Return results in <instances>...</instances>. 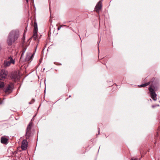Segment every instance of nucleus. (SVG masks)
<instances>
[{
  "label": "nucleus",
  "instance_id": "f257e3e1",
  "mask_svg": "<svg viewBox=\"0 0 160 160\" xmlns=\"http://www.w3.org/2000/svg\"><path fill=\"white\" fill-rule=\"evenodd\" d=\"M19 36V32L18 31L12 30L8 35L7 43L8 46H11L18 39Z\"/></svg>",
  "mask_w": 160,
  "mask_h": 160
},
{
  "label": "nucleus",
  "instance_id": "f03ea898",
  "mask_svg": "<svg viewBox=\"0 0 160 160\" xmlns=\"http://www.w3.org/2000/svg\"><path fill=\"white\" fill-rule=\"evenodd\" d=\"M154 82H152V84L151 85L148 89L150 92V95L154 101L157 100V94L155 92L154 89L155 88V87L154 85Z\"/></svg>",
  "mask_w": 160,
  "mask_h": 160
},
{
  "label": "nucleus",
  "instance_id": "7ed1b4c3",
  "mask_svg": "<svg viewBox=\"0 0 160 160\" xmlns=\"http://www.w3.org/2000/svg\"><path fill=\"white\" fill-rule=\"evenodd\" d=\"M34 29L33 31L32 38L34 40H36L38 35L37 33L38 32V28L37 24L36 22H34Z\"/></svg>",
  "mask_w": 160,
  "mask_h": 160
},
{
  "label": "nucleus",
  "instance_id": "20e7f679",
  "mask_svg": "<svg viewBox=\"0 0 160 160\" xmlns=\"http://www.w3.org/2000/svg\"><path fill=\"white\" fill-rule=\"evenodd\" d=\"M32 125V123L31 122L29 123L28 127H27V129L26 130V138L24 139L23 140H27L28 139L29 137L31 135L30 133V132L31 131V126Z\"/></svg>",
  "mask_w": 160,
  "mask_h": 160
},
{
  "label": "nucleus",
  "instance_id": "39448f33",
  "mask_svg": "<svg viewBox=\"0 0 160 160\" xmlns=\"http://www.w3.org/2000/svg\"><path fill=\"white\" fill-rule=\"evenodd\" d=\"M8 60L10 61H8L5 60L4 61V66L5 67H7L9 66L11 63L14 64L15 63L14 60H13L11 56H10L8 58Z\"/></svg>",
  "mask_w": 160,
  "mask_h": 160
},
{
  "label": "nucleus",
  "instance_id": "423d86ee",
  "mask_svg": "<svg viewBox=\"0 0 160 160\" xmlns=\"http://www.w3.org/2000/svg\"><path fill=\"white\" fill-rule=\"evenodd\" d=\"M102 2L100 1L96 4L94 11L99 13L100 10L102 9Z\"/></svg>",
  "mask_w": 160,
  "mask_h": 160
},
{
  "label": "nucleus",
  "instance_id": "0eeeda50",
  "mask_svg": "<svg viewBox=\"0 0 160 160\" xmlns=\"http://www.w3.org/2000/svg\"><path fill=\"white\" fill-rule=\"evenodd\" d=\"M7 74V72L5 70H1L0 72V80H2L6 78Z\"/></svg>",
  "mask_w": 160,
  "mask_h": 160
},
{
  "label": "nucleus",
  "instance_id": "6e6552de",
  "mask_svg": "<svg viewBox=\"0 0 160 160\" xmlns=\"http://www.w3.org/2000/svg\"><path fill=\"white\" fill-rule=\"evenodd\" d=\"M28 145L27 141H22L21 146L22 149L23 150H26L27 148Z\"/></svg>",
  "mask_w": 160,
  "mask_h": 160
},
{
  "label": "nucleus",
  "instance_id": "1a4fd4ad",
  "mask_svg": "<svg viewBox=\"0 0 160 160\" xmlns=\"http://www.w3.org/2000/svg\"><path fill=\"white\" fill-rule=\"evenodd\" d=\"M4 91L6 93H11L12 91L11 85L8 84L6 88H5L4 89Z\"/></svg>",
  "mask_w": 160,
  "mask_h": 160
},
{
  "label": "nucleus",
  "instance_id": "9d476101",
  "mask_svg": "<svg viewBox=\"0 0 160 160\" xmlns=\"http://www.w3.org/2000/svg\"><path fill=\"white\" fill-rule=\"evenodd\" d=\"M11 77L12 79L15 80L18 79V75H17L16 73L15 74L14 73L12 75Z\"/></svg>",
  "mask_w": 160,
  "mask_h": 160
},
{
  "label": "nucleus",
  "instance_id": "9b49d317",
  "mask_svg": "<svg viewBox=\"0 0 160 160\" xmlns=\"http://www.w3.org/2000/svg\"><path fill=\"white\" fill-rule=\"evenodd\" d=\"M150 82H148L147 83H146L143 84H142L140 85H139L138 86L139 87H145L148 85L149 84H150Z\"/></svg>",
  "mask_w": 160,
  "mask_h": 160
},
{
  "label": "nucleus",
  "instance_id": "f8f14e48",
  "mask_svg": "<svg viewBox=\"0 0 160 160\" xmlns=\"http://www.w3.org/2000/svg\"><path fill=\"white\" fill-rule=\"evenodd\" d=\"M34 54V53L32 54L31 56H29L28 55H27L26 58V60L28 61H29L31 60L32 59V57L33 56Z\"/></svg>",
  "mask_w": 160,
  "mask_h": 160
},
{
  "label": "nucleus",
  "instance_id": "ddd939ff",
  "mask_svg": "<svg viewBox=\"0 0 160 160\" xmlns=\"http://www.w3.org/2000/svg\"><path fill=\"white\" fill-rule=\"evenodd\" d=\"M8 137L7 136H3L1 138L0 140H8V139L7 138H6Z\"/></svg>",
  "mask_w": 160,
  "mask_h": 160
},
{
  "label": "nucleus",
  "instance_id": "4468645a",
  "mask_svg": "<svg viewBox=\"0 0 160 160\" xmlns=\"http://www.w3.org/2000/svg\"><path fill=\"white\" fill-rule=\"evenodd\" d=\"M3 144L6 145L8 143V141H0Z\"/></svg>",
  "mask_w": 160,
  "mask_h": 160
},
{
  "label": "nucleus",
  "instance_id": "2eb2a0df",
  "mask_svg": "<svg viewBox=\"0 0 160 160\" xmlns=\"http://www.w3.org/2000/svg\"><path fill=\"white\" fill-rule=\"evenodd\" d=\"M4 84L2 82H0V88H2L4 87Z\"/></svg>",
  "mask_w": 160,
  "mask_h": 160
},
{
  "label": "nucleus",
  "instance_id": "dca6fc26",
  "mask_svg": "<svg viewBox=\"0 0 160 160\" xmlns=\"http://www.w3.org/2000/svg\"><path fill=\"white\" fill-rule=\"evenodd\" d=\"M29 44H28V45L25 46V48H23V50H22V52H23V53H25V51H26V50L27 49V47L29 46Z\"/></svg>",
  "mask_w": 160,
  "mask_h": 160
},
{
  "label": "nucleus",
  "instance_id": "f3484780",
  "mask_svg": "<svg viewBox=\"0 0 160 160\" xmlns=\"http://www.w3.org/2000/svg\"><path fill=\"white\" fill-rule=\"evenodd\" d=\"M22 39L23 41V43H24V41H25V34L24 33H23V37H22Z\"/></svg>",
  "mask_w": 160,
  "mask_h": 160
},
{
  "label": "nucleus",
  "instance_id": "a211bd4d",
  "mask_svg": "<svg viewBox=\"0 0 160 160\" xmlns=\"http://www.w3.org/2000/svg\"><path fill=\"white\" fill-rule=\"evenodd\" d=\"M35 101V100L34 99H32V100L29 102V104H32Z\"/></svg>",
  "mask_w": 160,
  "mask_h": 160
},
{
  "label": "nucleus",
  "instance_id": "6ab92c4d",
  "mask_svg": "<svg viewBox=\"0 0 160 160\" xmlns=\"http://www.w3.org/2000/svg\"><path fill=\"white\" fill-rule=\"evenodd\" d=\"M39 39H38V41H37V46H36V47L35 48V52H34V53H35V52H36V49H37V46L38 45V44L39 43Z\"/></svg>",
  "mask_w": 160,
  "mask_h": 160
},
{
  "label": "nucleus",
  "instance_id": "aec40b11",
  "mask_svg": "<svg viewBox=\"0 0 160 160\" xmlns=\"http://www.w3.org/2000/svg\"><path fill=\"white\" fill-rule=\"evenodd\" d=\"M159 105L158 104H156V105H153L152 106V108H154L157 106H159Z\"/></svg>",
  "mask_w": 160,
  "mask_h": 160
},
{
  "label": "nucleus",
  "instance_id": "412c9836",
  "mask_svg": "<svg viewBox=\"0 0 160 160\" xmlns=\"http://www.w3.org/2000/svg\"><path fill=\"white\" fill-rule=\"evenodd\" d=\"M131 160H138V159L137 158H132Z\"/></svg>",
  "mask_w": 160,
  "mask_h": 160
},
{
  "label": "nucleus",
  "instance_id": "4be33fe9",
  "mask_svg": "<svg viewBox=\"0 0 160 160\" xmlns=\"http://www.w3.org/2000/svg\"><path fill=\"white\" fill-rule=\"evenodd\" d=\"M27 29L26 28L25 29L24 32V33L25 34V33L27 32Z\"/></svg>",
  "mask_w": 160,
  "mask_h": 160
},
{
  "label": "nucleus",
  "instance_id": "5701e85b",
  "mask_svg": "<svg viewBox=\"0 0 160 160\" xmlns=\"http://www.w3.org/2000/svg\"><path fill=\"white\" fill-rule=\"evenodd\" d=\"M100 129L99 128H98V134H99V133H100Z\"/></svg>",
  "mask_w": 160,
  "mask_h": 160
},
{
  "label": "nucleus",
  "instance_id": "b1692460",
  "mask_svg": "<svg viewBox=\"0 0 160 160\" xmlns=\"http://www.w3.org/2000/svg\"><path fill=\"white\" fill-rule=\"evenodd\" d=\"M61 28V27H58V28H57L58 30H59Z\"/></svg>",
  "mask_w": 160,
  "mask_h": 160
},
{
  "label": "nucleus",
  "instance_id": "393cba45",
  "mask_svg": "<svg viewBox=\"0 0 160 160\" xmlns=\"http://www.w3.org/2000/svg\"><path fill=\"white\" fill-rule=\"evenodd\" d=\"M24 54V53H23V52H22V54L21 56V57H22L23 56Z\"/></svg>",
  "mask_w": 160,
  "mask_h": 160
},
{
  "label": "nucleus",
  "instance_id": "a878e982",
  "mask_svg": "<svg viewBox=\"0 0 160 160\" xmlns=\"http://www.w3.org/2000/svg\"><path fill=\"white\" fill-rule=\"evenodd\" d=\"M100 40H99V42H98V46H99V43L100 42Z\"/></svg>",
  "mask_w": 160,
  "mask_h": 160
},
{
  "label": "nucleus",
  "instance_id": "bb28decb",
  "mask_svg": "<svg viewBox=\"0 0 160 160\" xmlns=\"http://www.w3.org/2000/svg\"><path fill=\"white\" fill-rule=\"evenodd\" d=\"M26 1L27 3L28 2V0H26Z\"/></svg>",
  "mask_w": 160,
  "mask_h": 160
},
{
  "label": "nucleus",
  "instance_id": "cd10ccee",
  "mask_svg": "<svg viewBox=\"0 0 160 160\" xmlns=\"http://www.w3.org/2000/svg\"><path fill=\"white\" fill-rule=\"evenodd\" d=\"M71 95H69V97L70 98V97H71Z\"/></svg>",
  "mask_w": 160,
  "mask_h": 160
},
{
  "label": "nucleus",
  "instance_id": "c85d7f7f",
  "mask_svg": "<svg viewBox=\"0 0 160 160\" xmlns=\"http://www.w3.org/2000/svg\"><path fill=\"white\" fill-rule=\"evenodd\" d=\"M78 35L79 36L80 38L81 39V38H80V35H78Z\"/></svg>",
  "mask_w": 160,
  "mask_h": 160
},
{
  "label": "nucleus",
  "instance_id": "c756f323",
  "mask_svg": "<svg viewBox=\"0 0 160 160\" xmlns=\"http://www.w3.org/2000/svg\"><path fill=\"white\" fill-rule=\"evenodd\" d=\"M45 70V68H44V69H43V70Z\"/></svg>",
  "mask_w": 160,
  "mask_h": 160
},
{
  "label": "nucleus",
  "instance_id": "7c9ffc66",
  "mask_svg": "<svg viewBox=\"0 0 160 160\" xmlns=\"http://www.w3.org/2000/svg\"><path fill=\"white\" fill-rule=\"evenodd\" d=\"M31 38H30L28 40H29V39H31Z\"/></svg>",
  "mask_w": 160,
  "mask_h": 160
},
{
  "label": "nucleus",
  "instance_id": "2f4dec72",
  "mask_svg": "<svg viewBox=\"0 0 160 160\" xmlns=\"http://www.w3.org/2000/svg\"><path fill=\"white\" fill-rule=\"evenodd\" d=\"M49 9H50V8H49Z\"/></svg>",
  "mask_w": 160,
  "mask_h": 160
},
{
  "label": "nucleus",
  "instance_id": "473e14b6",
  "mask_svg": "<svg viewBox=\"0 0 160 160\" xmlns=\"http://www.w3.org/2000/svg\"><path fill=\"white\" fill-rule=\"evenodd\" d=\"M41 36H40V38Z\"/></svg>",
  "mask_w": 160,
  "mask_h": 160
}]
</instances>
